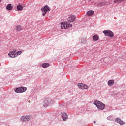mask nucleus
Instances as JSON below:
<instances>
[{
    "mask_svg": "<svg viewBox=\"0 0 126 126\" xmlns=\"http://www.w3.org/2000/svg\"><path fill=\"white\" fill-rule=\"evenodd\" d=\"M94 123L95 124V123H96V121H94Z\"/></svg>",
    "mask_w": 126,
    "mask_h": 126,
    "instance_id": "aec40b11",
    "label": "nucleus"
},
{
    "mask_svg": "<svg viewBox=\"0 0 126 126\" xmlns=\"http://www.w3.org/2000/svg\"><path fill=\"white\" fill-rule=\"evenodd\" d=\"M94 105H95L96 106L97 109L98 110H104L105 109V107H106V105L103 103L99 101H95L94 102Z\"/></svg>",
    "mask_w": 126,
    "mask_h": 126,
    "instance_id": "f257e3e1",
    "label": "nucleus"
},
{
    "mask_svg": "<svg viewBox=\"0 0 126 126\" xmlns=\"http://www.w3.org/2000/svg\"><path fill=\"white\" fill-rule=\"evenodd\" d=\"M114 82L115 81H114L113 80H110L108 81V85H109V86H112V85L114 84Z\"/></svg>",
    "mask_w": 126,
    "mask_h": 126,
    "instance_id": "dca6fc26",
    "label": "nucleus"
},
{
    "mask_svg": "<svg viewBox=\"0 0 126 126\" xmlns=\"http://www.w3.org/2000/svg\"><path fill=\"white\" fill-rule=\"evenodd\" d=\"M29 120H30V116L27 115L23 116L21 118V121H22V122L29 121Z\"/></svg>",
    "mask_w": 126,
    "mask_h": 126,
    "instance_id": "0eeeda50",
    "label": "nucleus"
},
{
    "mask_svg": "<svg viewBox=\"0 0 126 126\" xmlns=\"http://www.w3.org/2000/svg\"><path fill=\"white\" fill-rule=\"evenodd\" d=\"M25 91H26V87H21L20 88H17L15 90V92L17 93H21L22 92H25Z\"/></svg>",
    "mask_w": 126,
    "mask_h": 126,
    "instance_id": "423d86ee",
    "label": "nucleus"
},
{
    "mask_svg": "<svg viewBox=\"0 0 126 126\" xmlns=\"http://www.w3.org/2000/svg\"><path fill=\"white\" fill-rule=\"evenodd\" d=\"M78 86L79 88H84V89H87L88 88V86L82 83L78 84Z\"/></svg>",
    "mask_w": 126,
    "mask_h": 126,
    "instance_id": "1a4fd4ad",
    "label": "nucleus"
},
{
    "mask_svg": "<svg viewBox=\"0 0 126 126\" xmlns=\"http://www.w3.org/2000/svg\"><path fill=\"white\" fill-rule=\"evenodd\" d=\"M17 9L18 11H22V10H23V6L21 5H18L17 6Z\"/></svg>",
    "mask_w": 126,
    "mask_h": 126,
    "instance_id": "f8f14e48",
    "label": "nucleus"
},
{
    "mask_svg": "<svg viewBox=\"0 0 126 126\" xmlns=\"http://www.w3.org/2000/svg\"><path fill=\"white\" fill-rule=\"evenodd\" d=\"M22 53V52L21 51L16 52V50H14L9 52L8 56L10 58H16L18 55H21Z\"/></svg>",
    "mask_w": 126,
    "mask_h": 126,
    "instance_id": "f03ea898",
    "label": "nucleus"
},
{
    "mask_svg": "<svg viewBox=\"0 0 126 126\" xmlns=\"http://www.w3.org/2000/svg\"><path fill=\"white\" fill-rule=\"evenodd\" d=\"M103 33H104L105 36H108L110 38H113L114 37V33L112 31L105 30L103 31Z\"/></svg>",
    "mask_w": 126,
    "mask_h": 126,
    "instance_id": "39448f33",
    "label": "nucleus"
},
{
    "mask_svg": "<svg viewBox=\"0 0 126 126\" xmlns=\"http://www.w3.org/2000/svg\"><path fill=\"white\" fill-rule=\"evenodd\" d=\"M94 14V11L92 10H90L87 12V15L88 16H91Z\"/></svg>",
    "mask_w": 126,
    "mask_h": 126,
    "instance_id": "ddd939ff",
    "label": "nucleus"
},
{
    "mask_svg": "<svg viewBox=\"0 0 126 126\" xmlns=\"http://www.w3.org/2000/svg\"><path fill=\"white\" fill-rule=\"evenodd\" d=\"M1 0H0V2H1Z\"/></svg>",
    "mask_w": 126,
    "mask_h": 126,
    "instance_id": "6ab92c4d",
    "label": "nucleus"
},
{
    "mask_svg": "<svg viewBox=\"0 0 126 126\" xmlns=\"http://www.w3.org/2000/svg\"><path fill=\"white\" fill-rule=\"evenodd\" d=\"M49 66H50V64L48 63H45L42 64V67H43V68H47V67H49Z\"/></svg>",
    "mask_w": 126,
    "mask_h": 126,
    "instance_id": "f3484780",
    "label": "nucleus"
},
{
    "mask_svg": "<svg viewBox=\"0 0 126 126\" xmlns=\"http://www.w3.org/2000/svg\"><path fill=\"white\" fill-rule=\"evenodd\" d=\"M50 11L51 8L49 7V6H48V5H46L45 6H43L41 8V11L42 12L43 16H45V15H46V13H47V12H49V11Z\"/></svg>",
    "mask_w": 126,
    "mask_h": 126,
    "instance_id": "20e7f679",
    "label": "nucleus"
},
{
    "mask_svg": "<svg viewBox=\"0 0 126 126\" xmlns=\"http://www.w3.org/2000/svg\"><path fill=\"white\" fill-rule=\"evenodd\" d=\"M115 121L117 123H119L120 125H124L125 124V122L123 121V120H121L120 118H116L115 119Z\"/></svg>",
    "mask_w": 126,
    "mask_h": 126,
    "instance_id": "9d476101",
    "label": "nucleus"
},
{
    "mask_svg": "<svg viewBox=\"0 0 126 126\" xmlns=\"http://www.w3.org/2000/svg\"><path fill=\"white\" fill-rule=\"evenodd\" d=\"M12 8H13V7L11 6V4H8L6 7V9H7V10H12Z\"/></svg>",
    "mask_w": 126,
    "mask_h": 126,
    "instance_id": "2eb2a0df",
    "label": "nucleus"
},
{
    "mask_svg": "<svg viewBox=\"0 0 126 126\" xmlns=\"http://www.w3.org/2000/svg\"><path fill=\"white\" fill-rule=\"evenodd\" d=\"M93 39L94 41H98V40H99V35H94L93 36Z\"/></svg>",
    "mask_w": 126,
    "mask_h": 126,
    "instance_id": "4468645a",
    "label": "nucleus"
},
{
    "mask_svg": "<svg viewBox=\"0 0 126 126\" xmlns=\"http://www.w3.org/2000/svg\"><path fill=\"white\" fill-rule=\"evenodd\" d=\"M69 27H72V25L67 22L61 23V28L62 29H67Z\"/></svg>",
    "mask_w": 126,
    "mask_h": 126,
    "instance_id": "7ed1b4c3",
    "label": "nucleus"
},
{
    "mask_svg": "<svg viewBox=\"0 0 126 126\" xmlns=\"http://www.w3.org/2000/svg\"><path fill=\"white\" fill-rule=\"evenodd\" d=\"M62 118L63 119V121H66L67 119V115L65 113H63L62 114Z\"/></svg>",
    "mask_w": 126,
    "mask_h": 126,
    "instance_id": "9b49d317",
    "label": "nucleus"
},
{
    "mask_svg": "<svg viewBox=\"0 0 126 126\" xmlns=\"http://www.w3.org/2000/svg\"><path fill=\"white\" fill-rule=\"evenodd\" d=\"M16 28L17 32L20 31V30H21V29H22V28H21V26H20V25L17 26Z\"/></svg>",
    "mask_w": 126,
    "mask_h": 126,
    "instance_id": "a211bd4d",
    "label": "nucleus"
},
{
    "mask_svg": "<svg viewBox=\"0 0 126 126\" xmlns=\"http://www.w3.org/2000/svg\"><path fill=\"white\" fill-rule=\"evenodd\" d=\"M76 17L74 15H70L68 18V21L69 22H74V20H75Z\"/></svg>",
    "mask_w": 126,
    "mask_h": 126,
    "instance_id": "6e6552de",
    "label": "nucleus"
}]
</instances>
